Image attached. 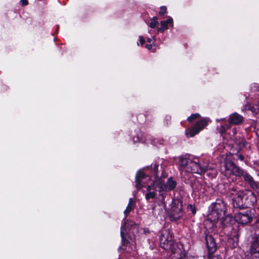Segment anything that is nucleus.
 Returning <instances> with one entry per match:
<instances>
[{
    "label": "nucleus",
    "mask_w": 259,
    "mask_h": 259,
    "mask_svg": "<svg viewBox=\"0 0 259 259\" xmlns=\"http://www.w3.org/2000/svg\"><path fill=\"white\" fill-rule=\"evenodd\" d=\"M226 206L221 200H217L210 207V210L208 214V219L205 222V225L212 224V226L224 228L229 227L235 221L229 215H226Z\"/></svg>",
    "instance_id": "1"
},
{
    "label": "nucleus",
    "mask_w": 259,
    "mask_h": 259,
    "mask_svg": "<svg viewBox=\"0 0 259 259\" xmlns=\"http://www.w3.org/2000/svg\"><path fill=\"white\" fill-rule=\"evenodd\" d=\"M177 186L176 182L172 178H169L167 179L166 184L162 178H157L155 177V181L153 182V186H149L147 188V193L145 195L147 200L154 198L156 196L155 189H158L160 195L162 196V193L174 190Z\"/></svg>",
    "instance_id": "2"
},
{
    "label": "nucleus",
    "mask_w": 259,
    "mask_h": 259,
    "mask_svg": "<svg viewBox=\"0 0 259 259\" xmlns=\"http://www.w3.org/2000/svg\"><path fill=\"white\" fill-rule=\"evenodd\" d=\"M139 232L138 226L133 222L126 223L121 227V236L123 245L130 244L131 250L136 248V235Z\"/></svg>",
    "instance_id": "3"
},
{
    "label": "nucleus",
    "mask_w": 259,
    "mask_h": 259,
    "mask_svg": "<svg viewBox=\"0 0 259 259\" xmlns=\"http://www.w3.org/2000/svg\"><path fill=\"white\" fill-rule=\"evenodd\" d=\"M243 117L236 112L231 114L229 115V117L228 118L229 124L226 125L223 124V123L226 121V119L225 118L217 119V122L221 123L220 126H218V131L222 135L225 134L227 130L230 128L231 125L240 124L243 122Z\"/></svg>",
    "instance_id": "4"
},
{
    "label": "nucleus",
    "mask_w": 259,
    "mask_h": 259,
    "mask_svg": "<svg viewBox=\"0 0 259 259\" xmlns=\"http://www.w3.org/2000/svg\"><path fill=\"white\" fill-rule=\"evenodd\" d=\"M159 233L160 246L165 250L170 251L172 253H176L177 249L170 231L168 230H163L161 231Z\"/></svg>",
    "instance_id": "5"
},
{
    "label": "nucleus",
    "mask_w": 259,
    "mask_h": 259,
    "mask_svg": "<svg viewBox=\"0 0 259 259\" xmlns=\"http://www.w3.org/2000/svg\"><path fill=\"white\" fill-rule=\"evenodd\" d=\"M230 194L232 197L233 206L239 208L243 207L244 204V192L233 186L230 189Z\"/></svg>",
    "instance_id": "6"
},
{
    "label": "nucleus",
    "mask_w": 259,
    "mask_h": 259,
    "mask_svg": "<svg viewBox=\"0 0 259 259\" xmlns=\"http://www.w3.org/2000/svg\"><path fill=\"white\" fill-rule=\"evenodd\" d=\"M222 170L227 177L233 175L237 177L243 176L244 177L245 174L242 169L237 166L230 160L225 161L224 167L222 168Z\"/></svg>",
    "instance_id": "7"
},
{
    "label": "nucleus",
    "mask_w": 259,
    "mask_h": 259,
    "mask_svg": "<svg viewBox=\"0 0 259 259\" xmlns=\"http://www.w3.org/2000/svg\"><path fill=\"white\" fill-rule=\"evenodd\" d=\"M209 119L207 118H203L198 121L196 124L191 128L186 129L185 134L187 137H193L202 131L208 123Z\"/></svg>",
    "instance_id": "8"
},
{
    "label": "nucleus",
    "mask_w": 259,
    "mask_h": 259,
    "mask_svg": "<svg viewBox=\"0 0 259 259\" xmlns=\"http://www.w3.org/2000/svg\"><path fill=\"white\" fill-rule=\"evenodd\" d=\"M155 179L151 182V178L149 176H146L142 171L138 172L136 177V187L141 189L142 187H146L147 186H153V182ZM148 188H147V189Z\"/></svg>",
    "instance_id": "9"
},
{
    "label": "nucleus",
    "mask_w": 259,
    "mask_h": 259,
    "mask_svg": "<svg viewBox=\"0 0 259 259\" xmlns=\"http://www.w3.org/2000/svg\"><path fill=\"white\" fill-rule=\"evenodd\" d=\"M254 213L250 210L237 213L235 215V221L238 224L245 225L252 222Z\"/></svg>",
    "instance_id": "10"
},
{
    "label": "nucleus",
    "mask_w": 259,
    "mask_h": 259,
    "mask_svg": "<svg viewBox=\"0 0 259 259\" xmlns=\"http://www.w3.org/2000/svg\"><path fill=\"white\" fill-rule=\"evenodd\" d=\"M183 215L182 202L178 200L174 201L170 213L171 220L175 221L180 220L183 217Z\"/></svg>",
    "instance_id": "11"
},
{
    "label": "nucleus",
    "mask_w": 259,
    "mask_h": 259,
    "mask_svg": "<svg viewBox=\"0 0 259 259\" xmlns=\"http://www.w3.org/2000/svg\"><path fill=\"white\" fill-rule=\"evenodd\" d=\"M189 162V163L186 171L188 172L202 174L209 168L207 165L200 166L197 162L193 161L191 159H190Z\"/></svg>",
    "instance_id": "12"
},
{
    "label": "nucleus",
    "mask_w": 259,
    "mask_h": 259,
    "mask_svg": "<svg viewBox=\"0 0 259 259\" xmlns=\"http://www.w3.org/2000/svg\"><path fill=\"white\" fill-rule=\"evenodd\" d=\"M189 162V163L186 171L188 172L202 174L209 168L207 165L200 166L197 162L193 161L191 159H190Z\"/></svg>",
    "instance_id": "13"
},
{
    "label": "nucleus",
    "mask_w": 259,
    "mask_h": 259,
    "mask_svg": "<svg viewBox=\"0 0 259 259\" xmlns=\"http://www.w3.org/2000/svg\"><path fill=\"white\" fill-rule=\"evenodd\" d=\"M205 243L209 256H210L217 250V243L213 237L211 235H207L205 237Z\"/></svg>",
    "instance_id": "14"
},
{
    "label": "nucleus",
    "mask_w": 259,
    "mask_h": 259,
    "mask_svg": "<svg viewBox=\"0 0 259 259\" xmlns=\"http://www.w3.org/2000/svg\"><path fill=\"white\" fill-rule=\"evenodd\" d=\"M249 258L250 259H259V236L251 243Z\"/></svg>",
    "instance_id": "15"
},
{
    "label": "nucleus",
    "mask_w": 259,
    "mask_h": 259,
    "mask_svg": "<svg viewBox=\"0 0 259 259\" xmlns=\"http://www.w3.org/2000/svg\"><path fill=\"white\" fill-rule=\"evenodd\" d=\"M236 128H233L231 132H230L229 133H228L227 134H225L224 137V138L226 139L227 140H229L228 138H229L230 140H233V141H234V142L236 144L239 145V147L240 148L245 146V145L246 144V142L244 139H241L240 142H238L236 140V138L235 137V135L236 134Z\"/></svg>",
    "instance_id": "16"
},
{
    "label": "nucleus",
    "mask_w": 259,
    "mask_h": 259,
    "mask_svg": "<svg viewBox=\"0 0 259 259\" xmlns=\"http://www.w3.org/2000/svg\"><path fill=\"white\" fill-rule=\"evenodd\" d=\"M190 159L184 156H180L179 157L177 163L178 165H179V169L181 171H187V167L188 166Z\"/></svg>",
    "instance_id": "17"
},
{
    "label": "nucleus",
    "mask_w": 259,
    "mask_h": 259,
    "mask_svg": "<svg viewBox=\"0 0 259 259\" xmlns=\"http://www.w3.org/2000/svg\"><path fill=\"white\" fill-rule=\"evenodd\" d=\"M244 179L254 190L257 191L259 190L258 183L255 181L250 175L245 173L244 175Z\"/></svg>",
    "instance_id": "18"
},
{
    "label": "nucleus",
    "mask_w": 259,
    "mask_h": 259,
    "mask_svg": "<svg viewBox=\"0 0 259 259\" xmlns=\"http://www.w3.org/2000/svg\"><path fill=\"white\" fill-rule=\"evenodd\" d=\"M161 27L158 28V31L159 32H163L168 29V25L173 26V20L170 17H168L166 20L161 21L160 22Z\"/></svg>",
    "instance_id": "19"
},
{
    "label": "nucleus",
    "mask_w": 259,
    "mask_h": 259,
    "mask_svg": "<svg viewBox=\"0 0 259 259\" xmlns=\"http://www.w3.org/2000/svg\"><path fill=\"white\" fill-rule=\"evenodd\" d=\"M135 205V202L133 198H130L126 208L124 211V214L127 215L132 210L134 209Z\"/></svg>",
    "instance_id": "20"
},
{
    "label": "nucleus",
    "mask_w": 259,
    "mask_h": 259,
    "mask_svg": "<svg viewBox=\"0 0 259 259\" xmlns=\"http://www.w3.org/2000/svg\"><path fill=\"white\" fill-rule=\"evenodd\" d=\"M158 24L157 18L156 17H153L149 24V27L152 28H155Z\"/></svg>",
    "instance_id": "21"
},
{
    "label": "nucleus",
    "mask_w": 259,
    "mask_h": 259,
    "mask_svg": "<svg viewBox=\"0 0 259 259\" xmlns=\"http://www.w3.org/2000/svg\"><path fill=\"white\" fill-rule=\"evenodd\" d=\"M200 115L198 113L192 114L190 116L187 118L188 121L189 122H192L193 120L199 118Z\"/></svg>",
    "instance_id": "22"
},
{
    "label": "nucleus",
    "mask_w": 259,
    "mask_h": 259,
    "mask_svg": "<svg viewBox=\"0 0 259 259\" xmlns=\"http://www.w3.org/2000/svg\"><path fill=\"white\" fill-rule=\"evenodd\" d=\"M248 197L250 198V204L253 205V204L256 202V200L255 195L253 192H250V193H249V194L248 195Z\"/></svg>",
    "instance_id": "23"
},
{
    "label": "nucleus",
    "mask_w": 259,
    "mask_h": 259,
    "mask_svg": "<svg viewBox=\"0 0 259 259\" xmlns=\"http://www.w3.org/2000/svg\"><path fill=\"white\" fill-rule=\"evenodd\" d=\"M158 167H159V165L156 163H154L152 166V168H153L154 171L155 172V178L156 177L157 178H159L157 176Z\"/></svg>",
    "instance_id": "24"
},
{
    "label": "nucleus",
    "mask_w": 259,
    "mask_h": 259,
    "mask_svg": "<svg viewBox=\"0 0 259 259\" xmlns=\"http://www.w3.org/2000/svg\"><path fill=\"white\" fill-rule=\"evenodd\" d=\"M254 129L255 130L256 135L259 137V119L255 123Z\"/></svg>",
    "instance_id": "25"
},
{
    "label": "nucleus",
    "mask_w": 259,
    "mask_h": 259,
    "mask_svg": "<svg viewBox=\"0 0 259 259\" xmlns=\"http://www.w3.org/2000/svg\"><path fill=\"white\" fill-rule=\"evenodd\" d=\"M166 12V7L165 6H162L160 7V11L159 13V15L160 16H163Z\"/></svg>",
    "instance_id": "26"
},
{
    "label": "nucleus",
    "mask_w": 259,
    "mask_h": 259,
    "mask_svg": "<svg viewBox=\"0 0 259 259\" xmlns=\"http://www.w3.org/2000/svg\"><path fill=\"white\" fill-rule=\"evenodd\" d=\"M189 208L190 209V210L191 211L192 213L193 214H195V213H196V209L192 205H189Z\"/></svg>",
    "instance_id": "27"
},
{
    "label": "nucleus",
    "mask_w": 259,
    "mask_h": 259,
    "mask_svg": "<svg viewBox=\"0 0 259 259\" xmlns=\"http://www.w3.org/2000/svg\"><path fill=\"white\" fill-rule=\"evenodd\" d=\"M182 259H197V258H195L191 255L187 254L186 256H185L184 257L182 258Z\"/></svg>",
    "instance_id": "28"
},
{
    "label": "nucleus",
    "mask_w": 259,
    "mask_h": 259,
    "mask_svg": "<svg viewBox=\"0 0 259 259\" xmlns=\"http://www.w3.org/2000/svg\"><path fill=\"white\" fill-rule=\"evenodd\" d=\"M139 41L140 42L141 45H143L145 43V39L142 36H139Z\"/></svg>",
    "instance_id": "29"
},
{
    "label": "nucleus",
    "mask_w": 259,
    "mask_h": 259,
    "mask_svg": "<svg viewBox=\"0 0 259 259\" xmlns=\"http://www.w3.org/2000/svg\"><path fill=\"white\" fill-rule=\"evenodd\" d=\"M21 3L22 5H23V6H26L28 4L27 0H21Z\"/></svg>",
    "instance_id": "30"
},
{
    "label": "nucleus",
    "mask_w": 259,
    "mask_h": 259,
    "mask_svg": "<svg viewBox=\"0 0 259 259\" xmlns=\"http://www.w3.org/2000/svg\"><path fill=\"white\" fill-rule=\"evenodd\" d=\"M209 259H222L220 256H209Z\"/></svg>",
    "instance_id": "31"
},
{
    "label": "nucleus",
    "mask_w": 259,
    "mask_h": 259,
    "mask_svg": "<svg viewBox=\"0 0 259 259\" xmlns=\"http://www.w3.org/2000/svg\"><path fill=\"white\" fill-rule=\"evenodd\" d=\"M152 39H153L155 41V36H153L152 38H148L147 39V41L149 42H151Z\"/></svg>",
    "instance_id": "32"
},
{
    "label": "nucleus",
    "mask_w": 259,
    "mask_h": 259,
    "mask_svg": "<svg viewBox=\"0 0 259 259\" xmlns=\"http://www.w3.org/2000/svg\"><path fill=\"white\" fill-rule=\"evenodd\" d=\"M238 158H239L240 160H241V161L243 160V159H244V156H243V155H241V154H239V155H238Z\"/></svg>",
    "instance_id": "33"
},
{
    "label": "nucleus",
    "mask_w": 259,
    "mask_h": 259,
    "mask_svg": "<svg viewBox=\"0 0 259 259\" xmlns=\"http://www.w3.org/2000/svg\"><path fill=\"white\" fill-rule=\"evenodd\" d=\"M152 45H147L146 46V48L148 50H151V49H152Z\"/></svg>",
    "instance_id": "34"
},
{
    "label": "nucleus",
    "mask_w": 259,
    "mask_h": 259,
    "mask_svg": "<svg viewBox=\"0 0 259 259\" xmlns=\"http://www.w3.org/2000/svg\"><path fill=\"white\" fill-rule=\"evenodd\" d=\"M248 109L251 110L252 111V112H253V113L257 112V111L256 110V109L255 108H254L253 107L252 108H248Z\"/></svg>",
    "instance_id": "35"
},
{
    "label": "nucleus",
    "mask_w": 259,
    "mask_h": 259,
    "mask_svg": "<svg viewBox=\"0 0 259 259\" xmlns=\"http://www.w3.org/2000/svg\"><path fill=\"white\" fill-rule=\"evenodd\" d=\"M235 239H236V242H235L234 244V246H235L236 245H237V240H238V237H236L235 238Z\"/></svg>",
    "instance_id": "36"
},
{
    "label": "nucleus",
    "mask_w": 259,
    "mask_h": 259,
    "mask_svg": "<svg viewBox=\"0 0 259 259\" xmlns=\"http://www.w3.org/2000/svg\"><path fill=\"white\" fill-rule=\"evenodd\" d=\"M141 142L142 143H144L145 142V141L143 140L142 139L141 140Z\"/></svg>",
    "instance_id": "37"
},
{
    "label": "nucleus",
    "mask_w": 259,
    "mask_h": 259,
    "mask_svg": "<svg viewBox=\"0 0 259 259\" xmlns=\"http://www.w3.org/2000/svg\"><path fill=\"white\" fill-rule=\"evenodd\" d=\"M257 111L259 110V107H257Z\"/></svg>",
    "instance_id": "38"
}]
</instances>
